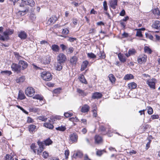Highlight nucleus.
<instances>
[{
	"mask_svg": "<svg viewBox=\"0 0 160 160\" xmlns=\"http://www.w3.org/2000/svg\"><path fill=\"white\" fill-rule=\"evenodd\" d=\"M136 53V51L135 49H129L128 51V53L125 54L126 56L127 57H128L131 55L135 54Z\"/></svg>",
	"mask_w": 160,
	"mask_h": 160,
	"instance_id": "nucleus-30",
	"label": "nucleus"
},
{
	"mask_svg": "<svg viewBox=\"0 0 160 160\" xmlns=\"http://www.w3.org/2000/svg\"><path fill=\"white\" fill-rule=\"evenodd\" d=\"M109 79L112 83H114L116 81V78L112 74H110L108 76Z\"/></svg>",
	"mask_w": 160,
	"mask_h": 160,
	"instance_id": "nucleus-34",
	"label": "nucleus"
},
{
	"mask_svg": "<svg viewBox=\"0 0 160 160\" xmlns=\"http://www.w3.org/2000/svg\"><path fill=\"white\" fill-rule=\"evenodd\" d=\"M74 50V49L72 47H70L69 48H68L67 49L66 51V52L68 53H72Z\"/></svg>",
	"mask_w": 160,
	"mask_h": 160,
	"instance_id": "nucleus-58",
	"label": "nucleus"
},
{
	"mask_svg": "<svg viewBox=\"0 0 160 160\" xmlns=\"http://www.w3.org/2000/svg\"><path fill=\"white\" fill-rule=\"evenodd\" d=\"M18 37L21 39H25L27 37L26 32L23 31H21L18 33Z\"/></svg>",
	"mask_w": 160,
	"mask_h": 160,
	"instance_id": "nucleus-17",
	"label": "nucleus"
},
{
	"mask_svg": "<svg viewBox=\"0 0 160 160\" xmlns=\"http://www.w3.org/2000/svg\"><path fill=\"white\" fill-rule=\"evenodd\" d=\"M51 48L54 52H58L59 49V46L56 44H53Z\"/></svg>",
	"mask_w": 160,
	"mask_h": 160,
	"instance_id": "nucleus-40",
	"label": "nucleus"
},
{
	"mask_svg": "<svg viewBox=\"0 0 160 160\" xmlns=\"http://www.w3.org/2000/svg\"><path fill=\"white\" fill-rule=\"evenodd\" d=\"M64 154L65 156V158L67 159L68 158V156L69 155V150L67 149L65 151Z\"/></svg>",
	"mask_w": 160,
	"mask_h": 160,
	"instance_id": "nucleus-57",
	"label": "nucleus"
},
{
	"mask_svg": "<svg viewBox=\"0 0 160 160\" xmlns=\"http://www.w3.org/2000/svg\"><path fill=\"white\" fill-rule=\"evenodd\" d=\"M69 141L72 143H75L78 142V135L76 132L71 134L69 135Z\"/></svg>",
	"mask_w": 160,
	"mask_h": 160,
	"instance_id": "nucleus-4",
	"label": "nucleus"
},
{
	"mask_svg": "<svg viewBox=\"0 0 160 160\" xmlns=\"http://www.w3.org/2000/svg\"><path fill=\"white\" fill-rule=\"evenodd\" d=\"M41 76L45 81H49L51 80L52 78V75L48 71H43L41 73Z\"/></svg>",
	"mask_w": 160,
	"mask_h": 160,
	"instance_id": "nucleus-3",
	"label": "nucleus"
},
{
	"mask_svg": "<svg viewBox=\"0 0 160 160\" xmlns=\"http://www.w3.org/2000/svg\"><path fill=\"white\" fill-rule=\"evenodd\" d=\"M22 4L28 5L31 7L34 6L35 4L33 0H22Z\"/></svg>",
	"mask_w": 160,
	"mask_h": 160,
	"instance_id": "nucleus-12",
	"label": "nucleus"
},
{
	"mask_svg": "<svg viewBox=\"0 0 160 160\" xmlns=\"http://www.w3.org/2000/svg\"><path fill=\"white\" fill-rule=\"evenodd\" d=\"M137 84L134 82H132L128 84V87L129 89H133L136 88L137 87Z\"/></svg>",
	"mask_w": 160,
	"mask_h": 160,
	"instance_id": "nucleus-29",
	"label": "nucleus"
},
{
	"mask_svg": "<svg viewBox=\"0 0 160 160\" xmlns=\"http://www.w3.org/2000/svg\"><path fill=\"white\" fill-rule=\"evenodd\" d=\"M152 12L155 15H157L158 17L160 16V11L158 8L153 9L152 11Z\"/></svg>",
	"mask_w": 160,
	"mask_h": 160,
	"instance_id": "nucleus-37",
	"label": "nucleus"
},
{
	"mask_svg": "<svg viewBox=\"0 0 160 160\" xmlns=\"http://www.w3.org/2000/svg\"><path fill=\"white\" fill-rule=\"evenodd\" d=\"M88 56L91 58H96V56L94 53L92 52L88 53L87 54Z\"/></svg>",
	"mask_w": 160,
	"mask_h": 160,
	"instance_id": "nucleus-51",
	"label": "nucleus"
},
{
	"mask_svg": "<svg viewBox=\"0 0 160 160\" xmlns=\"http://www.w3.org/2000/svg\"><path fill=\"white\" fill-rule=\"evenodd\" d=\"M97 108L96 105H95L92 108V112L93 113V116L94 117H96L98 116L97 112Z\"/></svg>",
	"mask_w": 160,
	"mask_h": 160,
	"instance_id": "nucleus-32",
	"label": "nucleus"
},
{
	"mask_svg": "<svg viewBox=\"0 0 160 160\" xmlns=\"http://www.w3.org/2000/svg\"><path fill=\"white\" fill-rule=\"evenodd\" d=\"M37 119L42 122H46L48 119L44 115H41L37 117Z\"/></svg>",
	"mask_w": 160,
	"mask_h": 160,
	"instance_id": "nucleus-33",
	"label": "nucleus"
},
{
	"mask_svg": "<svg viewBox=\"0 0 160 160\" xmlns=\"http://www.w3.org/2000/svg\"><path fill=\"white\" fill-rule=\"evenodd\" d=\"M16 156L14 152H12L10 154H6L4 157L5 160H14V157Z\"/></svg>",
	"mask_w": 160,
	"mask_h": 160,
	"instance_id": "nucleus-13",
	"label": "nucleus"
},
{
	"mask_svg": "<svg viewBox=\"0 0 160 160\" xmlns=\"http://www.w3.org/2000/svg\"><path fill=\"white\" fill-rule=\"evenodd\" d=\"M32 98L34 99L39 100L40 101H43L44 102L45 101L43 97L41 94H36L32 97Z\"/></svg>",
	"mask_w": 160,
	"mask_h": 160,
	"instance_id": "nucleus-20",
	"label": "nucleus"
},
{
	"mask_svg": "<svg viewBox=\"0 0 160 160\" xmlns=\"http://www.w3.org/2000/svg\"><path fill=\"white\" fill-rule=\"evenodd\" d=\"M55 129L57 130L63 132L66 130V128L65 126H61L56 128Z\"/></svg>",
	"mask_w": 160,
	"mask_h": 160,
	"instance_id": "nucleus-43",
	"label": "nucleus"
},
{
	"mask_svg": "<svg viewBox=\"0 0 160 160\" xmlns=\"http://www.w3.org/2000/svg\"><path fill=\"white\" fill-rule=\"evenodd\" d=\"M134 78L132 74H127L124 77L125 80H129Z\"/></svg>",
	"mask_w": 160,
	"mask_h": 160,
	"instance_id": "nucleus-39",
	"label": "nucleus"
},
{
	"mask_svg": "<svg viewBox=\"0 0 160 160\" xmlns=\"http://www.w3.org/2000/svg\"><path fill=\"white\" fill-rule=\"evenodd\" d=\"M137 30L136 36H137L142 37V34L141 31H140V29H137Z\"/></svg>",
	"mask_w": 160,
	"mask_h": 160,
	"instance_id": "nucleus-55",
	"label": "nucleus"
},
{
	"mask_svg": "<svg viewBox=\"0 0 160 160\" xmlns=\"http://www.w3.org/2000/svg\"><path fill=\"white\" fill-rule=\"evenodd\" d=\"M88 64V61H83L81 69H82L83 70L87 68Z\"/></svg>",
	"mask_w": 160,
	"mask_h": 160,
	"instance_id": "nucleus-45",
	"label": "nucleus"
},
{
	"mask_svg": "<svg viewBox=\"0 0 160 160\" xmlns=\"http://www.w3.org/2000/svg\"><path fill=\"white\" fill-rule=\"evenodd\" d=\"M13 32V30L10 29H8L7 30L4 32V33L5 34V36H6V38L7 39V38L8 37V36L11 35Z\"/></svg>",
	"mask_w": 160,
	"mask_h": 160,
	"instance_id": "nucleus-31",
	"label": "nucleus"
},
{
	"mask_svg": "<svg viewBox=\"0 0 160 160\" xmlns=\"http://www.w3.org/2000/svg\"><path fill=\"white\" fill-rule=\"evenodd\" d=\"M148 142L147 143L146 145V149L147 150L150 147V143L151 142V140L150 139H149Z\"/></svg>",
	"mask_w": 160,
	"mask_h": 160,
	"instance_id": "nucleus-63",
	"label": "nucleus"
},
{
	"mask_svg": "<svg viewBox=\"0 0 160 160\" xmlns=\"http://www.w3.org/2000/svg\"><path fill=\"white\" fill-rule=\"evenodd\" d=\"M69 33V31L68 28H65V29H63L62 33L65 35L68 34Z\"/></svg>",
	"mask_w": 160,
	"mask_h": 160,
	"instance_id": "nucleus-56",
	"label": "nucleus"
},
{
	"mask_svg": "<svg viewBox=\"0 0 160 160\" xmlns=\"http://www.w3.org/2000/svg\"><path fill=\"white\" fill-rule=\"evenodd\" d=\"M118 57L119 60L122 62H124L126 61V58L121 53L118 54Z\"/></svg>",
	"mask_w": 160,
	"mask_h": 160,
	"instance_id": "nucleus-35",
	"label": "nucleus"
},
{
	"mask_svg": "<svg viewBox=\"0 0 160 160\" xmlns=\"http://www.w3.org/2000/svg\"><path fill=\"white\" fill-rule=\"evenodd\" d=\"M78 79H79L80 82L82 83H84L85 84H87V82L85 78V77L84 75L83 74H80L79 76V77Z\"/></svg>",
	"mask_w": 160,
	"mask_h": 160,
	"instance_id": "nucleus-27",
	"label": "nucleus"
},
{
	"mask_svg": "<svg viewBox=\"0 0 160 160\" xmlns=\"http://www.w3.org/2000/svg\"><path fill=\"white\" fill-rule=\"evenodd\" d=\"M52 143V141L49 138H47L43 141H41L40 140H39L37 142L38 145L40 146V148H41V149L40 148V150L43 149V150L45 148V145L46 146H49L51 145Z\"/></svg>",
	"mask_w": 160,
	"mask_h": 160,
	"instance_id": "nucleus-1",
	"label": "nucleus"
},
{
	"mask_svg": "<svg viewBox=\"0 0 160 160\" xmlns=\"http://www.w3.org/2000/svg\"><path fill=\"white\" fill-rule=\"evenodd\" d=\"M103 6L104 9L105 11H107L108 9V6L107 5V2L106 1H104L103 3Z\"/></svg>",
	"mask_w": 160,
	"mask_h": 160,
	"instance_id": "nucleus-61",
	"label": "nucleus"
},
{
	"mask_svg": "<svg viewBox=\"0 0 160 160\" xmlns=\"http://www.w3.org/2000/svg\"><path fill=\"white\" fill-rule=\"evenodd\" d=\"M48 160H59V159L58 157H52Z\"/></svg>",
	"mask_w": 160,
	"mask_h": 160,
	"instance_id": "nucleus-64",
	"label": "nucleus"
},
{
	"mask_svg": "<svg viewBox=\"0 0 160 160\" xmlns=\"http://www.w3.org/2000/svg\"><path fill=\"white\" fill-rule=\"evenodd\" d=\"M34 120L31 118L28 117L27 118V122L28 123H32L33 122Z\"/></svg>",
	"mask_w": 160,
	"mask_h": 160,
	"instance_id": "nucleus-59",
	"label": "nucleus"
},
{
	"mask_svg": "<svg viewBox=\"0 0 160 160\" xmlns=\"http://www.w3.org/2000/svg\"><path fill=\"white\" fill-rule=\"evenodd\" d=\"M35 90L32 87H29L25 90V93L28 97L33 96L35 93Z\"/></svg>",
	"mask_w": 160,
	"mask_h": 160,
	"instance_id": "nucleus-5",
	"label": "nucleus"
},
{
	"mask_svg": "<svg viewBox=\"0 0 160 160\" xmlns=\"http://www.w3.org/2000/svg\"><path fill=\"white\" fill-rule=\"evenodd\" d=\"M14 55L15 56L16 58L18 60L21 59L22 57L19 55L18 53L17 52H14Z\"/></svg>",
	"mask_w": 160,
	"mask_h": 160,
	"instance_id": "nucleus-54",
	"label": "nucleus"
},
{
	"mask_svg": "<svg viewBox=\"0 0 160 160\" xmlns=\"http://www.w3.org/2000/svg\"><path fill=\"white\" fill-rule=\"evenodd\" d=\"M106 152L105 149L102 150L98 149L96 152V154L98 156H101L104 153H106Z\"/></svg>",
	"mask_w": 160,
	"mask_h": 160,
	"instance_id": "nucleus-36",
	"label": "nucleus"
},
{
	"mask_svg": "<svg viewBox=\"0 0 160 160\" xmlns=\"http://www.w3.org/2000/svg\"><path fill=\"white\" fill-rule=\"evenodd\" d=\"M62 117L59 115L52 116L50 118V119L48 120V121L49 122H52L53 124L57 120H60L62 119Z\"/></svg>",
	"mask_w": 160,
	"mask_h": 160,
	"instance_id": "nucleus-9",
	"label": "nucleus"
},
{
	"mask_svg": "<svg viewBox=\"0 0 160 160\" xmlns=\"http://www.w3.org/2000/svg\"><path fill=\"white\" fill-rule=\"evenodd\" d=\"M151 118L154 120L156 119H158L159 118V116L158 115H153L151 116Z\"/></svg>",
	"mask_w": 160,
	"mask_h": 160,
	"instance_id": "nucleus-62",
	"label": "nucleus"
},
{
	"mask_svg": "<svg viewBox=\"0 0 160 160\" xmlns=\"http://www.w3.org/2000/svg\"><path fill=\"white\" fill-rule=\"evenodd\" d=\"M102 96V94L101 92H96L92 94V98L93 99H98L101 98Z\"/></svg>",
	"mask_w": 160,
	"mask_h": 160,
	"instance_id": "nucleus-15",
	"label": "nucleus"
},
{
	"mask_svg": "<svg viewBox=\"0 0 160 160\" xmlns=\"http://www.w3.org/2000/svg\"><path fill=\"white\" fill-rule=\"evenodd\" d=\"M64 116L66 118L70 117L73 115V113L70 112H66L64 113Z\"/></svg>",
	"mask_w": 160,
	"mask_h": 160,
	"instance_id": "nucleus-52",
	"label": "nucleus"
},
{
	"mask_svg": "<svg viewBox=\"0 0 160 160\" xmlns=\"http://www.w3.org/2000/svg\"><path fill=\"white\" fill-rule=\"evenodd\" d=\"M147 59V56L144 54H141L138 57V63L141 64L142 62H146Z\"/></svg>",
	"mask_w": 160,
	"mask_h": 160,
	"instance_id": "nucleus-10",
	"label": "nucleus"
},
{
	"mask_svg": "<svg viewBox=\"0 0 160 160\" xmlns=\"http://www.w3.org/2000/svg\"><path fill=\"white\" fill-rule=\"evenodd\" d=\"M39 110V109L36 108H29V111L30 112H34L36 113Z\"/></svg>",
	"mask_w": 160,
	"mask_h": 160,
	"instance_id": "nucleus-49",
	"label": "nucleus"
},
{
	"mask_svg": "<svg viewBox=\"0 0 160 160\" xmlns=\"http://www.w3.org/2000/svg\"><path fill=\"white\" fill-rule=\"evenodd\" d=\"M25 80V77L24 76H21L19 78H17L16 80V81L17 83L23 82Z\"/></svg>",
	"mask_w": 160,
	"mask_h": 160,
	"instance_id": "nucleus-38",
	"label": "nucleus"
},
{
	"mask_svg": "<svg viewBox=\"0 0 160 160\" xmlns=\"http://www.w3.org/2000/svg\"><path fill=\"white\" fill-rule=\"evenodd\" d=\"M83 155L82 153L80 151H78L76 153H74L73 154V157L76 158H82Z\"/></svg>",
	"mask_w": 160,
	"mask_h": 160,
	"instance_id": "nucleus-25",
	"label": "nucleus"
},
{
	"mask_svg": "<svg viewBox=\"0 0 160 160\" xmlns=\"http://www.w3.org/2000/svg\"><path fill=\"white\" fill-rule=\"evenodd\" d=\"M69 120L73 122L74 123V125H75L76 124L74 122H79V120L78 118V117L76 116L74 118H69Z\"/></svg>",
	"mask_w": 160,
	"mask_h": 160,
	"instance_id": "nucleus-41",
	"label": "nucleus"
},
{
	"mask_svg": "<svg viewBox=\"0 0 160 160\" xmlns=\"http://www.w3.org/2000/svg\"><path fill=\"white\" fill-rule=\"evenodd\" d=\"M42 156L44 159H47L49 156V153L48 152L44 151L42 152Z\"/></svg>",
	"mask_w": 160,
	"mask_h": 160,
	"instance_id": "nucleus-47",
	"label": "nucleus"
},
{
	"mask_svg": "<svg viewBox=\"0 0 160 160\" xmlns=\"http://www.w3.org/2000/svg\"><path fill=\"white\" fill-rule=\"evenodd\" d=\"M28 130L30 133H33L35 131L36 129V126L33 124L29 125L28 127Z\"/></svg>",
	"mask_w": 160,
	"mask_h": 160,
	"instance_id": "nucleus-24",
	"label": "nucleus"
},
{
	"mask_svg": "<svg viewBox=\"0 0 160 160\" xmlns=\"http://www.w3.org/2000/svg\"><path fill=\"white\" fill-rule=\"evenodd\" d=\"M106 127L102 125L100 126L98 128V132L102 135H105L107 134L109 137H111V136L109 135L108 132H107Z\"/></svg>",
	"mask_w": 160,
	"mask_h": 160,
	"instance_id": "nucleus-6",
	"label": "nucleus"
},
{
	"mask_svg": "<svg viewBox=\"0 0 160 160\" xmlns=\"http://www.w3.org/2000/svg\"><path fill=\"white\" fill-rule=\"evenodd\" d=\"M26 97L23 91L20 90L19 91L18 99L20 100H22L26 98Z\"/></svg>",
	"mask_w": 160,
	"mask_h": 160,
	"instance_id": "nucleus-19",
	"label": "nucleus"
},
{
	"mask_svg": "<svg viewBox=\"0 0 160 160\" xmlns=\"http://www.w3.org/2000/svg\"><path fill=\"white\" fill-rule=\"evenodd\" d=\"M51 61L50 58L48 56L47 57L45 60H44L43 62L45 64H48L50 63Z\"/></svg>",
	"mask_w": 160,
	"mask_h": 160,
	"instance_id": "nucleus-48",
	"label": "nucleus"
},
{
	"mask_svg": "<svg viewBox=\"0 0 160 160\" xmlns=\"http://www.w3.org/2000/svg\"><path fill=\"white\" fill-rule=\"evenodd\" d=\"M153 113L152 108L150 106L148 107V113L149 115L152 114Z\"/></svg>",
	"mask_w": 160,
	"mask_h": 160,
	"instance_id": "nucleus-53",
	"label": "nucleus"
},
{
	"mask_svg": "<svg viewBox=\"0 0 160 160\" xmlns=\"http://www.w3.org/2000/svg\"><path fill=\"white\" fill-rule=\"evenodd\" d=\"M90 109V107L87 104L82 105L81 108V112L83 113H88Z\"/></svg>",
	"mask_w": 160,
	"mask_h": 160,
	"instance_id": "nucleus-11",
	"label": "nucleus"
},
{
	"mask_svg": "<svg viewBox=\"0 0 160 160\" xmlns=\"http://www.w3.org/2000/svg\"><path fill=\"white\" fill-rule=\"evenodd\" d=\"M57 19L56 16H54L50 18L48 20V23L49 24L54 23L57 20Z\"/></svg>",
	"mask_w": 160,
	"mask_h": 160,
	"instance_id": "nucleus-26",
	"label": "nucleus"
},
{
	"mask_svg": "<svg viewBox=\"0 0 160 160\" xmlns=\"http://www.w3.org/2000/svg\"><path fill=\"white\" fill-rule=\"evenodd\" d=\"M118 0H111L110 2V6L113 9H115L117 5Z\"/></svg>",
	"mask_w": 160,
	"mask_h": 160,
	"instance_id": "nucleus-28",
	"label": "nucleus"
},
{
	"mask_svg": "<svg viewBox=\"0 0 160 160\" xmlns=\"http://www.w3.org/2000/svg\"><path fill=\"white\" fill-rule=\"evenodd\" d=\"M156 80L154 78L147 80L146 83L149 86L152 88L154 89L155 88V81Z\"/></svg>",
	"mask_w": 160,
	"mask_h": 160,
	"instance_id": "nucleus-7",
	"label": "nucleus"
},
{
	"mask_svg": "<svg viewBox=\"0 0 160 160\" xmlns=\"http://www.w3.org/2000/svg\"><path fill=\"white\" fill-rule=\"evenodd\" d=\"M62 62H58L57 64L55 66L56 70H61L62 69V64L61 63Z\"/></svg>",
	"mask_w": 160,
	"mask_h": 160,
	"instance_id": "nucleus-44",
	"label": "nucleus"
},
{
	"mask_svg": "<svg viewBox=\"0 0 160 160\" xmlns=\"http://www.w3.org/2000/svg\"><path fill=\"white\" fill-rule=\"evenodd\" d=\"M78 58L76 56H73L70 59L71 63L73 64H75L77 61Z\"/></svg>",
	"mask_w": 160,
	"mask_h": 160,
	"instance_id": "nucleus-42",
	"label": "nucleus"
},
{
	"mask_svg": "<svg viewBox=\"0 0 160 160\" xmlns=\"http://www.w3.org/2000/svg\"><path fill=\"white\" fill-rule=\"evenodd\" d=\"M3 28L2 27H0V40L3 41L7 39L6 36H5L4 32H3Z\"/></svg>",
	"mask_w": 160,
	"mask_h": 160,
	"instance_id": "nucleus-16",
	"label": "nucleus"
},
{
	"mask_svg": "<svg viewBox=\"0 0 160 160\" xmlns=\"http://www.w3.org/2000/svg\"><path fill=\"white\" fill-rule=\"evenodd\" d=\"M51 122H45L43 124V126L46 128L50 129H52L54 128V126L53 124L50 123Z\"/></svg>",
	"mask_w": 160,
	"mask_h": 160,
	"instance_id": "nucleus-22",
	"label": "nucleus"
},
{
	"mask_svg": "<svg viewBox=\"0 0 160 160\" xmlns=\"http://www.w3.org/2000/svg\"><path fill=\"white\" fill-rule=\"evenodd\" d=\"M77 92L80 95L83 97H84L86 96L88 94V92H85L84 90H83L79 88H77Z\"/></svg>",
	"mask_w": 160,
	"mask_h": 160,
	"instance_id": "nucleus-18",
	"label": "nucleus"
},
{
	"mask_svg": "<svg viewBox=\"0 0 160 160\" xmlns=\"http://www.w3.org/2000/svg\"><path fill=\"white\" fill-rule=\"evenodd\" d=\"M57 59L59 62L63 63L66 60V58L64 54L60 53L58 56Z\"/></svg>",
	"mask_w": 160,
	"mask_h": 160,
	"instance_id": "nucleus-8",
	"label": "nucleus"
},
{
	"mask_svg": "<svg viewBox=\"0 0 160 160\" xmlns=\"http://www.w3.org/2000/svg\"><path fill=\"white\" fill-rule=\"evenodd\" d=\"M95 143L96 144H99L103 141L102 138L98 135H96L94 137Z\"/></svg>",
	"mask_w": 160,
	"mask_h": 160,
	"instance_id": "nucleus-14",
	"label": "nucleus"
},
{
	"mask_svg": "<svg viewBox=\"0 0 160 160\" xmlns=\"http://www.w3.org/2000/svg\"><path fill=\"white\" fill-rule=\"evenodd\" d=\"M30 149L35 154L40 155L44 150L43 149L40 150V146L38 148L35 143H32L30 146ZM41 148H40V149Z\"/></svg>",
	"mask_w": 160,
	"mask_h": 160,
	"instance_id": "nucleus-2",
	"label": "nucleus"
},
{
	"mask_svg": "<svg viewBox=\"0 0 160 160\" xmlns=\"http://www.w3.org/2000/svg\"><path fill=\"white\" fill-rule=\"evenodd\" d=\"M146 36L147 38H148L151 40H152L153 38V36L151 34L148 33H145Z\"/></svg>",
	"mask_w": 160,
	"mask_h": 160,
	"instance_id": "nucleus-60",
	"label": "nucleus"
},
{
	"mask_svg": "<svg viewBox=\"0 0 160 160\" xmlns=\"http://www.w3.org/2000/svg\"><path fill=\"white\" fill-rule=\"evenodd\" d=\"M1 73L8 76H9L12 73L11 71H1Z\"/></svg>",
	"mask_w": 160,
	"mask_h": 160,
	"instance_id": "nucleus-50",
	"label": "nucleus"
},
{
	"mask_svg": "<svg viewBox=\"0 0 160 160\" xmlns=\"http://www.w3.org/2000/svg\"><path fill=\"white\" fill-rule=\"evenodd\" d=\"M153 28L157 29H160V21H156L153 23L152 25Z\"/></svg>",
	"mask_w": 160,
	"mask_h": 160,
	"instance_id": "nucleus-21",
	"label": "nucleus"
},
{
	"mask_svg": "<svg viewBox=\"0 0 160 160\" xmlns=\"http://www.w3.org/2000/svg\"><path fill=\"white\" fill-rule=\"evenodd\" d=\"M19 64L20 66H22V68L23 69H26L28 66V64L26 62L21 60H19Z\"/></svg>",
	"mask_w": 160,
	"mask_h": 160,
	"instance_id": "nucleus-23",
	"label": "nucleus"
},
{
	"mask_svg": "<svg viewBox=\"0 0 160 160\" xmlns=\"http://www.w3.org/2000/svg\"><path fill=\"white\" fill-rule=\"evenodd\" d=\"M144 52L149 54H150L152 53V50L148 47L145 46L144 48Z\"/></svg>",
	"mask_w": 160,
	"mask_h": 160,
	"instance_id": "nucleus-46",
	"label": "nucleus"
}]
</instances>
